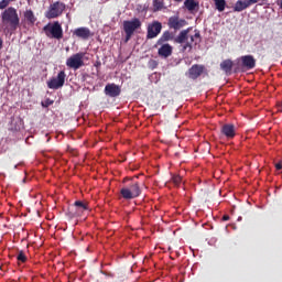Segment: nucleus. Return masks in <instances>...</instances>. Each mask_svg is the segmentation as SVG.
Listing matches in <instances>:
<instances>
[{"instance_id":"15","label":"nucleus","mask_w":282,"mask_h":282,"mask_svg":"<svg viewBox=\"0 0 282 282\" xmlns=\"http://www.w3.org/2000/svg\"><path fill=\"white\" fill-rule=\"evenodd\" d=\"M254 3H257V0H238L234 7V12H243L250 6H254Z\"/></svg>"},{"instance_id":"26","label":"nucleus","mask_w":282,"mask_h":282,"mask_svg":"<svg viewBox=\"0 0 282 282\" xmlns=\"http://www.w3.org/2000/svg\"><path fill=\"white\" fill-rule=\"evenodd\" d=\"M17 260L19 263H25L28 261V256L21 250L18 252Z\"/></svg>"},{"instance_id":"13","label":"nucleus","mask_w":282,"mask_h":282,"mask_svg":"<svg viewBox=\"0 0 282 282\" xmlns=\"http://www.w3.org/2000/svg\"><path fill=\"white\" fill-rule=\"evenodd\" d=\"M74 36H77V39H83V41H87L94 36V33H91V30L89 28L80 26L75 29L73 32Z\"/></svg>"},{"instance_id":"3","label":"nucleus","mask_w":282,"mask_h":282,"mask_svg":"<svg viewBox=\"0 0 282 282\" xmlns=\"http://www.w3.org/2000/svg\"><path fill=\"white\" fill-rule=\"evenodd\" d=\"M120 195L123 199L130 200L135 199L142 195V188H140V183L132 182L129 186H124L120 189Z\"/></svg>"},{"instance_id":"22","label":"nucleus","mask_w":282,"mask_h":282,"mask_svg":"<svg viewBox=\"0 0 282 282\" xmlns=\"http://www.w3.org/2000/svg\"><path fill=\"white\" fill-rule=\"evenodd\" d=\"M24 19L28 21L29 25H34V23H36V17L32 10H26L24 12Z\"/></svg>"},{"instance_id":"35","label":"nucleus","mask_w":282,"mask_h":282,"mask_svg":"<svg viewBox=\"0 0 282 282\" xmlns=\"http://www.w3.org/2000/svg\"><path fill=\"white\" fill-rule=\"evenodd\" d=\"M256 3H259V0H256Z\"/></svg>"},{"instance_id":"20","label":"nucleus","mask_w":282,"mask_h":282,"mask_svg":"<svg viewBox=\"0 0 282 282\" xmlns=\"http://www.w3.org/2000/svg\"><path fill=\"white\" fill-rule=\"evenodd\" d=\"M188 32H191V28L181 31L180 34L175 37V43H186V41H188Z\"/></svg>"},{"instance_id":"24","label":"nucleus","mask_w":282,"mask_h":282,"mask_svg":"<svg viewBox=\"0 0 282 282\" xmlns=\"http://www.w3.org/2000/svg\"><path fill=\"white\" fill-rule=\"evenodd\" d=\"M216 10L224 12L226 10V0H214Z\"/></svg>"},{"instance_id":"25","label":"nucleus","mask_w":282,"mask_h":282,"mask_svg":"<svg viewBox=\"0 0 282 282\" xmlns=\"http://www.w3.org/2000/svg\"><path fill=\"white\" fill-rule=\"evenodd\" d=\"M164 8V0H153V11L160 12Z\"/></svg>"},{"instance_id":"33","label":"nucleus","mask_w":282,"mask_h":282,"mask_svg":"<svg viewBox=\"0 0 282 282\" xmlns=\"http://www.w3.org/2000/svg\"><path fill=\"white\" fill-rule=\"evenodd\" d=\"M280 8L282 9V0H281V2H280Z\"/></svg>"},{"instance_id":"18","label":"nucleus","mask_w":282,"mask_h":282,"mask_svg":"<svg viewBox=\"0 0 282 282\" xmlns=\"http://www.w3.org/2000/svg\"><path fill=\"white\" fill-rule=\"evenodd\" d=\"M234 65L232 59H225L220 63V69L225 72L227 76H230V74H232Z\"/></svg>"},{"instance_id":"30","label":"nucleus","mask_w":282,"mask_h":282,"mask_svg":"<svg viewBox=\"0 0 282 282\" xmlns=\"http://www.w3.org/2000/svg\"><path fill=\"white\" fill-rule=\"evenodd\" d=\"M275 169H276V171H281V169H282V163H281V162L275 163Z\"/></svg>"},{"instance_id":"2","label":"nucleus","mask_w":282,"mask_h":282,"mask_svg":"<svg viewBox=\"0 0 282 282\" xmlns=\"http://www.w3.org/2000/svg\"><path fill=\"white\" fill-rule=\"evenodd\" d=\"M141 28L142 21H140L138 18L123 21V32L126 34L124 43H129V41H131V36H133L137 30H140Z\"/></svg>"},{"instance_id":"23","label":"nucleus","mask_w":282,"mask_h":282,"mask_svg":"<svg viewBox=\"0 0 282 282\" xmlns=\"http://www.w3.org/2000/svg\"><path fill=\"white\" fill-rule=\"evenodd\" d=\"M184 6L189 12H193L195 9L199 8V2L195 0H185Z\"/></svg>"},{"instance_id":"19","label":"nucleus","mask_w":282,"mask_h":282,"mask_svg":"<svg viewBox=\"0 0 282 282\" xmlns=\"http://www.w3.org/2000/svg\"><path fill=\"white\" fill-rule=\"evenodd\" d=\"M202 41V34L199 33V31L195 30V34L191 36L189 42H186L185 45L183 46V50H193V43H195V41Z\"/></svg>"},{"instance_id":"28","label":"nucleus","mask_w":282,"mask_h":282,"mask_svg":"<svg viewBox=\"0 0 282 282\" xmlns=\"http://www.w3.org/2000/svg\"><path fill=\"white\" fill-rule=\"evenodd\" d=\"M172 182H173V184H174L175 186H180V184H182V176H180V175H174V176L172 177Z\"/></svg>"},{"instance_id":"10","label":"nucleus","mask_w":282,"mask_h":282,"mask_svg":"<svg viewBox=\"0 0 282 282\" xmlns=\"http://www.w3.org/2000/svg\"><path fill=\"white\" fill-rule=\"evenodd\" d=\"M167 25L170 28V30H182V28H186V25H188V22H186V20L184 19H180V17L174 15L169 18L167 21Z\"/></svg>"},{"instance_id":"34","label":"nucleus","mask_w":282,"mask_h":282,"mask_svg":"<svg viewBox=\"0 0 282 282\" xmlns=\"http://www.w3.org/2000/svg\"><path fill=\"white\" fill-rule=\"evenodd\" d=\"M11 1H17V0H8L9 3H10Z\"/></svg>"},{"instance_id":"36","label":"nucleus","mask_w":282,"mask_h":282,"mask_svg":"<svg viewBox=\"0 0 282 282\" xmlns=\"http://www.w3.org/2000/svg\"><path fill=\"white\" fill-rule=\"evenodd\" d=\"M174 1H182V0H174Z\"/></svg>"},{"instance_id":"1","label":"nucleus","mask_w":282,"mask_h":282,"mask_svg":"<svg viewBox=\"0 0 282 282\" xmlns=\"http://www.w3.org/2000/svg\"><path fill=\"white\" fill-rule=\"evenodd\" d=\"M2 23L10 26V30L14 32L19 28L20 19L17 9L9 7L2 12Z\"/></svg>"},{"instance_id":"4","label":"nucleus","mask_w":282,"mask_h":282,"mask_svg":"<svg viewBox=\"0 0 282 282\" xmlns=\"http://www.w3.org/2000/svg\"><path fill=\"white\" fill-rule=\"evenodd\" d=\"M43 32L45 33L47 39H56L57 41H61V39H63V26L58 21L46 24L43 28Z\"/></svg>"},{"instance_id":"14","label":"nucleus","mask_w":282,"mask_h":282,"mask_svg":"<svg viewBox=\"0 0 282 282\" xmlns=\"http://www.w3.org/2000/svg\"><path fill=\"white\" fill-rule=\"evenodd\" d=\"M240 61L243 69H254L257 67V59L252 55H243L240 57Z\"/></svg>"},{"instance_id":"8","label":"nucleus","mask_w":282,"mask_h":282,"mask_svg":"<svg viewBox=\"0 0 282 282\" xmlns=\"http://www.w3.org/2000/svg\"><path fill=\"white\" fill-rule=\"evenodd\" d=\"M67 75L65 74V70H61L56 77H52L47 83L48 89H61L63 85H65V78Z\"/></svg>"},{"instance_id":"29","label":"nucleus","mask_w":282,"mask_h":282,"mask_svg":"<svg viewBox=\"0 0 282 282\" xmlns=\"http://www.w3.org/2000/svg\"><path fill=\"white\" fill-rule=\"evenodd\" d=\"M10 6V2L8 0L0 1V10H6Z\"/></svg>"},{"instance_id":"27","label":"nucleus","mask_w":282,"mask_h":282,"mask_svg":"<svg viewBox=\"0 0 282 282\" xmlns=\"http://www.w3.org/2000/svg\"><path fill=\"white\" fill-rule=\"evenodd\" d=\"M41 105L44 109H47V107H51V105H54V100L47 98L46 100L42 101Z\"/></svg>"},{"instance_id":"17","label":"nucleus","mask_w":282,"mask_h":282,"mask_svg":"<svg viewBox=\"0 0 282 282\" xmlns=\"http://www.w3.org/2000/svg\"><path fill=\"white\" fill-rule=\"evenodd\" d=\"M162 46L159 48V56L162 58H169L171 54H173V46L171 44H161Z\"/></svg>"},{"instance_id":"7","label":"nucleus","mask_w":282,"mask_h":282,"mask_svg":"<svg viewBox=\"0 0 282 282\" xmlns=\"http://www.w3.org/2000/svg\"><path fill=\"white\" fill-rule=\"evenodd\" d=\"M84 58L85 53H76L66 59V65L70 69H80L85 65Z\"/></svg>"},{"instance_id":"32","label":"nucleus","mask_w":282,"mask_h":282,"mask_svg":"<svg viewBox=\"0 0 282 282\" xmlns=\"http://www.w3.org/2000/svg\"><path fill=\"white\" fill-rule=\"evenodd\" d=\"M0 50H3V39L0 37Z\"/></svg>"},{"instance_id":"6","label":"nucleus","mask_w":282,"mask_h":282,"mask_svg":"<svg viewBox=\"0 0 282 282\" xmlns=\"http://www.w3.org/2000/svg\"><path fill=\"white\" fill-rule=\"evenodd\" d=\"M85 210H89V204L83 200H76L68 209L69 217H80L85 213Z\"/></svg>"},{"instance_id":"5","label":"nucleus","mask_w":282,"mask_h":282,"mask_svg":"<svg viewBox=\"0 0 282 282\" xmlns=\"http://www.w3.org/2000/svg\"><path fill=\"white\" fill-rule=\"evenodd\" d=\"M65 3L61 1L50 4L48 10L45 12L46 19H58L65 12Z\"/></svg>"},{"instance_id":"21","label":"nucleus","mask_w":282,"mask_h":282,"mask_svg":"<svg viewBox=\"0 0 282 282\" xmlns=\"http://www.w3.org/2000/svg\"><path fill=\"white\" fill-rule=\"evenodd\" d=\"M171 39H173V34L171 32H163L162 36L158 40L155 47H158V45H164V43H166V41H171Z\"/></svg>"},{"instance_id":"9","label":"nucleus","mask_w":282,"mask_h":282,"mask_svg":"<svg viewBox=\"0 0 282 282\" xmlns=\"http://www.w3.org/2000/svg\"><path fill=\"white\" fill-rule=\"evenodd\" d=\"M204 72H206V66H204L202 64H194L187 70L185 76H187V78H189L191 80H197V78H199V76H202V74H204Z\"/></svg>"},{"instance_id":"12","label":"nucleus","mask_w":282,"mask_h":282,"mask_svg":"<svg viewBox=\"0 0 282 282\" xmlns=\"http://www.w3.org/2000/svg\"><path fill=\"white\" fill-rule=\"evenodd\" d=\"M104 93L106 96H109V98H118L122 93V89L116 84H107Z\"/></svg>"},{"instance_id":"11","label":"nucleus","mask_w":282,"mask_h":282,"mask_svg":"<svg viewBox=\"0 0 282 282\" xmlns=\"http://www.w3.org/2000/svg\"><path fill=\"white\" fill-rule=\"evenodd\" d=\"M162 32V23L154 21L148 25L147 39H155Z\"/></svg>"},{"instance_id":"16","label":"nucleus","mask_w":282,"mask_h":282,"mask_svg":"<svg viewBox=\"0 0 282 282\" xmlns=\"http://www.w3.org/2000/svg\"><path fill=\"white\" fill-rule=\"evenodd\" d=\"M220 132L223 135H226L228 140H232L237 135V131L235 130V124L226 123L221 127Z\"/></svg>"},{"instance_id":"31","label":"nucleus","mask_w":282,"mask_h":282,"mask_svg":"<svg viewBox=\"0 0 282 282\" xmlns=\"http://www.w3.org/2000/svg\"><path fill=\"white\" fill-rule=\"evenodd\" d=\"M223 221H230V216L224 215L223 216Z\"/></svg>"}]
</instances>
